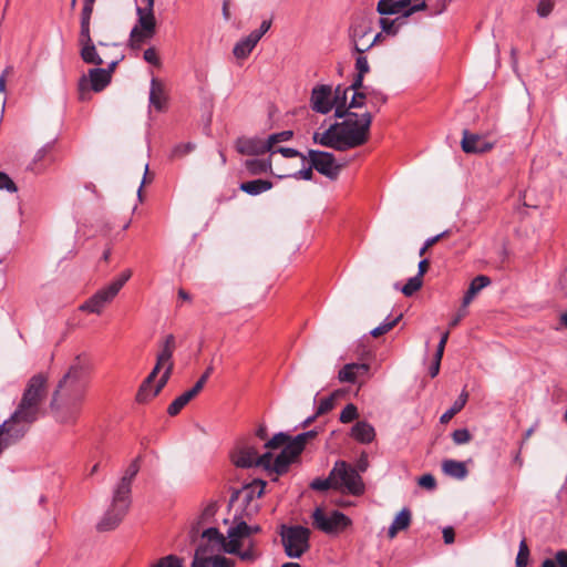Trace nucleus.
<instances>
[{"label":"nucleus","instance_id":"obj_1","mask_svg":"<svg viewBox=\"0 0 567 567\" xmlns=\"http://www.w3.org/2000/svg\"><path fill=\"white\" fill-rule=\"evenodd\" d=\"M87 368L86 360L78 355L60 380L51 401L58 422L74 424L79 419L85 399V386L78 389L76 384L83 379Z\"/></svg>","mask_w":567,"mask_h":567},{"label":"nucleus","instance_id":"obj_2","mask_svg":"<svg viewBox=\"0 0 567 567\" xmlns=\"http://www.w3.org/2000/svg\"><path fill=\"white\" fill-rule=\"evenodd\" d=\"M342 122L331 124L323 132H315L312 140L316 144L337 151H347L365 144L370 136L372 115L348 113Z\"/></svg>","mask_w":567,"mask_h":567},{"label":"nucleus","instance_id":"obj_3","mask_svg":"<svg viewBox=\"0 0 567 567\" xmlns=\"http://www.w3.org/2000/svg\"><path fill=\"white\" fill-rule=\"evenodd\" d=\"M138 471V461L134 460L114 486L111 505L97 524L100 530H111L115 528L126 515L131 504L132 483Z\"/></svg>","mask_w":567,"mask_h":567},{"label":"nucleus","instance_id":"obj_4","mask_svg":"<svg viewBox=\"0 0 567 567\" xmlns=\"http://www.w3.org/2000/svg\"><path fill=\"white\" fill-rule=\"evenodd\" d=\"M236 524L228 528L227 536H224L215 527L205 529L202 534L210 545L212 551H224L237 555L243 561L252 563L259 557L254 539L236 532Z\"/></svg>","mask_w":567,"mask_h":567},{"label":"nucleus","instance_id":"obj_5","mask_svg":"<svg viewBox=\"0 0 567 567\" xmlns=\"http://www.w3.org/2000/svg\"><path fill=\"white\" fill-rule=\"evenodd\" d=\"M316 435L317 432L311 430L291 439L288 434L280 432L265 443V449H281L280 453L276 455L277 475H282L288 472L290 464L298 458L307 442Z\"/></svg>","mask_w":567,"mask_h":567},{"label":"nucleus","instance_id":"obj_6","mask_svg":"<svg viewBox=\"0 0 567 567\" xmlns=\"http://www.w3.org/2000/svg\"><path fill=\"white\" fill-rule=\"evenodd\" d=\"M47 382L48 380L43 374L33 375L28 381L16 410L37 421L42 414V404L48 395Z\"/></svg>","mask_w":567,"mask_h":567},{"label":"nucleus","instance_id":"obj_7","mask_svg":"<svg viewBox=\"0 0 567 567\" xmlns=\"http://www.w3.org/2000/svg\"><path fill=\"white\" fill-rule=\"evenodd\" d=\"M267 452L259 455L257 447L249 442L239 443L231 453L233 463L237 467H252L259 466L269 473L277 474L276 457L272 455V450L266 449Z\"/></svg>","mask_w":567,"mask_h":567},{"label":"nucleus","instance_id":"obj_8","mask_svg":"<svg viewBox=\"0 0 567 567\" xmlns=\"http://www.w3.org/2000/svg\"><path fill=\"white\" fill-rule=\"evenodd\" d=\"M132 277V270H124L116 279L111 284L97 290L91 298H89L81 307L80 310L100 315L103 309L113 301L123 286Z\"/></svg>","mask_w":567,"mask_h":567},{"label":"nucleus","instance_id":"obj_9","mask_svg":"<svg viewBox=\"0 0 567 567\" xmlns=\"http://www.w3.org/2000/svg\"><path fill=\"white\" fill-rule=\"evenodd\" d=\"M349 35L358 53L369 51L382 38V33H373V17L368 14L354 18Z\"/></svg>","mask_w":567,"mask_h":567},{"label":"nucleus","instance_id":"obj_10","mask_svg":"<svg viewBox=\"0 0 567 567\" xmlns=\"http://www.w3.org/2000/svg\"><path fill=\"white\" fill-rule=\"evenodd\" d=\"M32 419L14 410L11 416L0 424V454L21 441L34 423Z\"/></svg>","mask_w":567,"mask_h":567},{"label":"nucleus","instance_id":"obj_11","mask_svg":"<svg viewBox=\"0 0 567 567\" xmlns=\"http://www.w3.org/2000/svg\"><path fill=\"white\" fill-rule=\"evenodd\" d=\"M281 543L285 554L290 558H300L310 548V530L303 526H282Z\"/></svg>","mask_w":567,"mask_h":567},{"label":"nucleus","instance_id":"obj_12","mask_svg":"<svg viewBox=\"0 0 567 567\" xmlns=\"http://www.w3.org/2000/svg\"><path fill=\"white\" fill-rule=\"evenodd\" d=\"M137 21L130 34L131 45L141 47L156 33V18L154 7H136Z\"/></svg>","mask_w":567,"mask_h":567},{"label":"nucleus","instance_id":"obj_13","mask_svg":"<svg viewBox=\"0 0 567 567\" xmlns=\"http://www.w3.org/2000/svg\"><path fill=\"white\" fill-rule=\"evenodd\" d=\"M93 12L92 4H83L81 13V30L79 35V43L81 45V58L85 63L90 64H104L105 60L96 51V47L93 43L90 35V20Z\"/></svg>","mask_w":567,"mask_h":567},{"label":"nucleus","instance_id":"obj_14","mask_svg":"<svg viewBox=\"0 0 567 567\" xmlns=\"http://www.w3.org/2000/svg\"><path fill=\"white\" fill-rule=\"evenodd\" d=\"M331 476L334 478V489L348 492L352 495H360L364 491V484L358 471L344 461L336 462L331 470Z\"/></svg>","mask_w":567,"mask_h":567},{"label":"nucleus","instance_id":"obj_15","mask_svg":"<svg viewBox=\"0 0 567 567\" xmlns=\"http://www.w3.org/2000/svg\"><path fill=\"white\" fill-rule=\"evenodd\" d=\"M313 526L326 534L339 533L346 529L351 520L343 513L333 511L327 514L322 508H316L312 514Z\"/></svg>","mask_w":567,"mask_h":567},{"label":"nucleus","instance_id":"obj_16","mask_svg":"<svg viewBox=\"0 0 567 567\" xmlns=\"http://www.w3.org/2000/svg\"><path fill=\"white\" fill-rule=\"evenodd\" d=\"M175 337L173 334H167L164 338L163 342L161 343V349L156 358L158 363H163L165 365V371L161 379L158 380L157 384L155 385V391L153 394H158L171 377L174 367L172 357L175 351Z\"/></svg>","mask_w":567,"mask_h":567},{"label":"nucleus","instance_id":"obj_17","mask_svg":"<svg viewBox=\"0 0 567 567\" xmlns=\"http://www.w3.org/2000/svg\"><path fill=\"white\" fill-rule=\"evenodd\" d=\"M308 158L317 172L330 179H336L342 168V165L336 162L333 154L328 152L310 150Z\"/></svg>","mask_w":567,"mask_h":567},{"label":"nucleus","instance_id":"obj_18","mask_svg":"<svg viewBox=\"0 0 567 567\" xmlns=\"http://www.w3.org/2000/svg\"><path fill=\"white\" fill-rule=\"evenodd\" d=\"M309 103L313 112L328 114L333 109L332 86L328 84L315 85L311 90Z\"/></svg>","mask_w":567,"mask_h":567},{"label":"nucleus","instance_id":"obj_19","mask_svg":"<svg viewBox=\"0 0 567 567\" xmlns=\"http://www.w3.org/2000/svg\"><path fill=\"white\" fill-rule=\"evenodd\" d=\"M411 1L412 0H380L377 10L380 14H396L403 12L405 16H409L425 7L424 0H415V3L410 7Z\"/></svg>","mask_w":567,"mask_h":567},{"label":"nucleus","instance_id":"obj_20","mask_svg":"<svg viewBox=\"0 0 567 567\" xmlns=\"http://www.w3.org/2000/svg\"><path fill=\"white\" fill-rule=\"evenodd\" d=\"M192 567H235V563L220 555H209L208 547H198Z\"/></svg>","mask_w":567,"mask_h":567},{"label":"nucleus","instance_id":"obj_21","mask_svg":"<svg viewBox=\"0 0 567 567\" xmlns=\"http://www.w3.org/2000/svg\"><path fill=\"white\" fill-rule=\"evenodd\" d=\"M461 146L462 150L467 154H482L491 151L494 147V144L488 142L484 136L472 134L465 130L463 132Z\"/></svg>","mask_w":567,"mask_h":567},{"label":"nucleus","instance_id":"obj_22","mask_svg":"<svg viewBox=\"0 0 567 567\" xmlns=\"http://www.w3.org/2000/svg\"><path fill=\"white\" fill-rule=\"evenodd\" d=\"M117 63L118 59L115 58L109 63V69L97 68L90 70L89 78L93 91L100 92L109 85L111 81V74L114 71Z\"/></svg>","mask_w":567,"mask_h":567},{"label":"nucleus","instance_id":"obj_23","mask_svg":"<svg viewBox=\"0 0 567 567\" xmlns=\"http://www.w3.org/2000/svg\"><path fill=\"white\" fill-rule=\"evenodd\" d=\"M236 150L243 155H261L269 152L266 140L259 137H240L236 141Z\"/></svg>","mask_w":567,"mask_h":567},{"label":"nucleus","instance_id":"obj_24","mask_svg":"<svg viewBox=\"0 0 567 567\" xmlns=\"http://www.w3.org/2000/svg\"><path fill=\"white\" fill-rule=\"evenodd\" d=\"M350 436L361 444H370L375 439V430L369 422L358 421L351 427Z\"/></svg>","mask_w":567,"mask_h":567},{"label":"nucleus","instance_id":"obj_25","mask_svg":"<svg viewBox=\"0 0 567 567\" xmlns=\"http://www.w3.org/2000/svg\"><path fill=\"white\" fill-rule=\"evenodd\" d=\"M349 91L350 90L348 87H343L341 85H338L334 90L332 89L334 116L338 118L351 113V111H349V104L347 103Z\"/></svg>","mask_w":567,"mask_h":567},{"label":"nucleus","instance_id":"obj_26","mask_svg":"<svg viewBox=\"0 0 567 567\" xmlns=\"http://www.w3.org/2000/svg\"><path fill=\"white\" fill-rule=\"evenodd\" d=\"M167 101L165 86L157 79L153 78L151 81L150 103L157 110L162 111Z\"/></svg>","mask_w":567,"mask_h":567},{"label":"nucleus","instance_id":"obj_27","mask_svg":"<svg viewBox=\"0 0 567 567\" xmlns=\"http://www.w3.org/2000/svg\"><path fill=\"white\" fill-rule=\"evenodd\" d=\"M369 365L365 363H349L346 364L338 374L341 382H355L359 375L368 373Z\"/></svg>","mask_w":567,"mask_h":567},{"label":"nucleus","instance_id":"obj_28","mask_svg":"<svg viewBox=\"0 0 567 567\" xmlns=\"http://www.w3.org/2000/svg\"><path fill=\"white\" fill-rule=\"evenodd\" d=\"M256 38L257 34H248L247 37L239 40L233 49V54L235 58L238 60L247 59L258 43Z\"/></svg>","mask_w":567,"mask_h":567},{"label":"nucleus","instance_id":"obj_29","mask_svg":"<svg viewBox=\"0 0 567 567\" xmlns=\"http://www.w3.org/2000/svg\"><path fill=\"white\" fill-rule=\"evenodd\" d=\"M491 284V279L487 276L480 275L475 277L465 292L462 301L463 308H466L472 300L475 298V296L485 287H487Z\"/></svg>","mask_w":567,"mask_h":567},{"label":"nucleus","instance_id":"obj_30","mask_svg":"<svg viewBox=\"0 0 567 567\" xmlns=\"http://www.w3.org/2000/svg\"><path fill=\"white\" fill-rule=\"evenodd\" d=\"M411 523V512L408 508H403L393 519L388 530L389 538H394L401 530L406 529Z\"/></svg>","mask_w":567,"mask_h":567},{"label":"nucleus","instance_id":"obj_31","mask_svg":"<svg viewBox=\"0 0 567 567\" xmlns=\"http://www.w3.org/2000/svg\"><path fill=\"white\" fill-rule=\"evenodd\" d=\"M271 188H272V183L270 181H266V179H254V181L241 183L239 185L240 190H243L244 193L251 195V196H257V195L265 193Z\"/></svg>","mask_w":567,"mask_h":567},{"label":"nucleus","instance_id":"obj_32","mask_svg":"<svg viewBox=\"0 0 567 567\" xmlns=\"http://www.w3.org/2000/svg\"><path fill=\"white\" fill-rule=\"evenodd\" d=\"M443 472L457 480H463L467 475V468L463 462L454 461V460H445L442 463Z\"/></svg>","mask_w":567,"mask_h":567},{"label":"nucleus","instance_id":"obj_33","mask_svg":"<svg viewBox=\"0 0 567 567\" xmlns=\"http://www.w3.org/2000/svg\"><path fill=\"white\" fill-rule=\"evenodd\" d=\"M199 393L198 390H195L193 386L190 390L184 392L179 396H177L168 406L167 413L172 416L178 414L181 410L190 401L193 400L197 394Z\"/></svg>","mask_w":567,"mask_h":567},{"label":"nucleus","instance_id":"obj_34","mask_svg":"<svg viewBox=\"0 0 567 567\" xmlns=\"http://www.w3.org/2000/svg\"><path fill=\"white\" fill-rule=\"evenodd\" d=\"M468 400V393L462 391L452 406L441 415V423H447L456 413H458L466 404Z\"/></svg>","mask_w":567,"mask_h":567},{"label":"nucleus","instance_id":"obj_35","mask_svg":"<svg viewBox=\"0 0 567 567\" xmlns=\"http://www.w3.org/2000/svg\"><path fill=\"white\" fill-rule=\"evenodd\" d=\"M245 167L251 175H259L262 173L271 172V161L270 159H247L245 162Z\"/></svg>","mask_w":567,"mask_h":567},{"label":"nucleus","instance_id":"obj_36","mask_svg":"<svg viewBox=\"0 0 567 567\" xmlns=\"http://www.w3.org/2000/svg\"><path fill=\"white\" fill-rule=\"evenodd\" d=\"M291 137L292 131H282L269 135L268 138L266 140V145L268 146V150L271 153V155L276 153V145L278 143L289 141Z\"/></svg>","mask_w":567,"mask_h":567},{"label":"nucleus","instance_id":"obj_37","mask_svg":"<svg viewBox=\"0 0 567 567\" xmlns=\"http://www.w3.org/2000/svg\"><path fill=\"white\" fill-rule=\"evenodd\" d=\"M154 380L146 378L145 381L142 383V385L138 389V392L136 394V400L138 402H146L148 399L156 396L157 394H153L155 391V386L153 388Z\"/></svg>","mask_w":567,"mask_h":567},{"label":"nucleus","instance_id":"obj_38","mask_svg":"<svg viewBox=\"0 0 567 567\" xmlns=\"http://www.w3.org/2000/svg\"><path fill=\"white\" fill-rule=\"evenodd\" d=\"M423 279L420 276H414L408 280V282L401 288L404 296L411 297L414 292L421 289Z\"/></svg>","mask_w":567,"mask_h":567},{"label":"nucleus","instance_id":"obj_39","mask_svg":"<svg viewBox=\"0 0 567 567\" xmlns=\"http://www.w3.org/2000/svg\"><path fill=\"white\" fill-rule=\"evenodd\" d=\"M401 318H402V315H399L393 320L385 321V322L381 323L380 326H378L377 328L371 330V332H370L371 336L374 338H378V337L389 332L398 324V322L401 320Z\"/></svg>","mask_w":567,"mask_h":567},{"label":"nucleus","instance_id":"obj_40","mask_svg":"<svg viewBox=\"0 0 567 567\" xmlns=\"http://www.w3.org/2000/svg\"><path fill=\"white\" fill-rule=\"evenodd\" d=\"M358 416L359 413L357 406L352 403H349L341 411L339 420L341 423H350L357 420Z\"/></svg>","mask_w":567,"mask_h":567},{"label":"nucleus","instance_id":"obj_41","mask_svg":"<svg viewBox=\"0 0 567 567\" xmlns=\"http://www.w3.org/2000/svg\"><path fill=\"white\" fill-rule=\"evenodd\" d=\"M528 559H529V548L527 546L526 540L523 539L519 543V548H518V553H517L516 561H515L516 566L517 567H526L528 564Z\"/></svg>","mask_w":567,"mask_h":567},{"label":"nucleus","instance_id":"obj_42","mask_svg":"<svg viewBox=\"0 0 567 567\" xmlns=\"http://www.w3.org/2000/svg\"><path fill=\"white\" fill-rule=\"evenodd\" d=\"M339 396V392H333L330 396L324 398L320 401L318 409H317V415H322L324 413H328L333 409L334 400Z\"/></svg>","mask_w":567,"mask_h":567},{"label":"nucleus","instance_id":"obj_43","mask_svg":"<svg viewBox=\"0 0 567 567\" xmlns=\"http://www.w3.org/2000/svg\"><path fill=\"white\" fill-rule=\"evenodd\" d=\"M334 478L331 476V473L327 478H316L311 482L310 487L316 491H327L329 488H334Z\"/></svg>","mask_w":567,"mask_h":567},{"label":"nucleus","instance_id":"obj_44","mask_svg":"<svg viewBox=\"0 0 567 567\" xmlns=\"http://www.w3.org/2000/svg\"><path fill=\"white\" fill-rule=\"evenodd\" d=\"M236 532L251 538V535L260 532L259 525H248L244 520L236 522Z\"/></svg>","mask_w":567,"mask_h":567},{"label":"nucleus","instance_id":"obj_45","mask_svg":"<svg viewBox=\"0 0 567 567\" xmlns=\"http://www.w3.org/2000/svg\"><path fill=\"white\" fill-rule=\"evenodd\" d=\"M217 508L218 506L216 502H212L208 505H206V507L203 509L199 516L198 525L208 523L217 513Z\"/></svg>","mask_w":567,"mask_h":567},{"label":"nucleus","instance_id":"obj_46","mask_svg":"<svg viewBox=\"0 0 567 567\" xmlns=\"http://www.w3.org/2000/svg\"><path fill=\"white\" fill-rule=\"evenodd\" d=\"M195 147H196V145L192 142L178 144L173 148L172 157L173 158L183 157V156L189 154L192 151H194Z\"/></svg>","mask_w":567,"mask_h":567},{"label":"nucleus","instance_id":"obj_47","mask_svg":"<svg viewBox=\"0 0 567 567\" xmlns=\"http://www.w3.org/2000/svg\"><path fill=\"white\" fill-rule=\"evenodd\" d=\"M152 567H183V564L182 559H179L177 556L168 555L166 557L161 558Z\"/></svg>","mask_w":567,"mask_h":567},{"label":"nucleus","instance_id":"obj_48","mask_svg":"<svg viewBox=\"0 0 567 567\" xmlns=\"http://www.w3.org/2000/svg\"><path fill=\"white\" fill-rule=\"evenodd\" d=\"M554 9V3L550 0H540L537 6V14L540 18L548 17Z\"/></svg>","mask_w":567,"mask_h":567},{"label":"nucleus","instance_id":"obj_49","mask_svg":"<svg viewBox=\"0 0 567 567\" xmlns=\"http://www.w3.org/2000/svg\"><path fill=\"white\" fill-rule=\"evenodd\" d=\"M0 189H6L10 193H14L18 189L14 182L3 172H0Z\"/></svg>","mask_w":567,"mask_h":567},{"label":"nucleus","instance_id":"obj_50","mask_svg":"<svg viewBox=\"0 0 567 567\" xmlns=\"http://www.w3.org/2000/svg\"><path fill=\"white\" fill-rule=\"evenodd\" d=\"M265 485L266 484L262 481H255L246 488L248 496L251 497L252 495H256L257 497H260L264 494Z\"/></svg>","mask_w":567,"mask_h":567},{"label":"nucleus","instance_id":"obj_51","mask_svg":"<svg viewBox=\"0 0 567 567\" xmlns=\"http://www.w3.org/2000/svg\"><path fill=\"white\" fill-rule=\"evenodd\" d=\"M353 95L351 97V101L349 103V110L350 109H354V107H361L363 106L364 104V101L367 99V93H363V92H357V91H353Z\"/></svg>","mask_w":567,"mask_h":567},{"label":"nucleus","instance_id":"obj_52","mask_svg":"<svg viewBox=\"0 0 567 567\" xmlns=\"http://www.w3.org/2000/svg\"><path fill=\"white\" fill-rule=\"evenodd\" d=\"M453 440L456 444H464L471 440V434L466 429L455 430L453 432Z\"/></svg>","mask_w":567,"mask_h":567},{"label":"nucleus","instance_id":"obj_53","mask_svg":"<svg viewBox=\"0 0 567 567\" xmlns=\"http://www.w3.org/2000/svg\"><path fill=\"white\" fill-rule=\"evenodd\" d=\"M355 69L358 74L365 75L370 71L369 62L365 56L360 53V55L355 60Z\"/></svg>","mask_w":567,"mask_h":567},{"label":"nucleus","instance_id":"obj_54","mask_svg":"<svg viewBox=\"0 0 567 567\" xmlns=\"http://www.w3.org/2000/svg\"><path fill=\"white\" fill-rule=\"evenodd\" d=\"M419 485L426 489H434L436 487V481L433 475L424 474L419 478Z\"/></svg>","mask_w":567,"mask_h":567},{"label":"nucleus","instance_id":"obj_55","mask_svg":"<svg viewBox=\"0 0 567 567\" xmlns=\"http://www.w3.org/2000/svg\"><path fill=\"white\" fill-rule=\"evenodd\" d=\"M276 153H280L284 157L292 158L300 156L302 161H306V156H303L299 151L290 147H278L276 148Z\"/></svg>","mask_w":567,"mask_h":567},{"label":"nucleus","instance_id":"obj_56","mask_svg":"<svg viewBox=\"0 0 567 567\" xmlns=\"http://www.w3.org/2000/svg\"><path fill=\"white\" fill-rule=\"evenodd\" d=\"M315 167L312 166V164L310 163L309 167L307 168H302L298 172H296L292 177L296 178V179H306V181H310L313 176V169Z\"/></svg>","mask_w":567,"mask_h":567},{"label":"nucleus","instance_id":"obj_57","mask_svg":"<svg viewBox=\"0 0 567 567\" xmlns=\"http://www.w3.org/2000/svg\"><path fill=\"white\" fill-rule=\"evenodd\" d=\"M144 59H145V61H147L151 64H154V65L161 64L159 58L154 48H148L147 50L144 51Z\"/></svg>","mask_w":567,"mask_h":567},{"label":"nucleus","instance_id":"obj_58","mask_svg":"<svg viewBox=\"0 0 567 567\" xmlns=\"http://www.w3.org/2000/svg\"><path fill=\"white\" fill-rule=\"evenodd\" d=\"M271 27V20H264L259 27L258 30H254L249 34H257L256 40L259 42V40L262 38V35L270 29Z\"/></svg>","mask_w":567,"mask_h":567},{"label":"nucleus","instance_id":"obj_59","mask_svg":"<svg viewBox=\"0 0 567 567\" xmlns=\"http://www.w3.org/2000/svg\"><path fill=\"white\" fill-rule=\"evenodd\" d=\"M13 73V66H7L0 75V92L6 93L7 79Z\"/></svg>","mask_w":567,"mask_h":567},{"label":"nucleus","instance_id":"obj_60","mask_svg":"<svg viewBox=\"0 0 567 567\" xmlns=\"http://www.w3.org/2000/svg\"><path fill=\"white\" fill-rule=\"evenodd\" d=\"M213 372V367L209 365L206 371L204 372V374L200 377V379L195 383L194 388L195 390H198L199 392L202 391V389L204 388L207 379L209 378V375L212 374Z\"/></svg>","mask_w":567,"mask_h":567},{"label":"nucleus","instance_id":"obj_61","mask_svg":"<svg viewBox=\"0 0 567 567\" xmlns=\"http://www.w3.org/2000/svg\"><path fill=\"white\" fill-rule=\"evenodd\" d=\"M379 23L382 28V30L386 33H391V32H394L393 31V28H394V21L393 20H390L388 18H381L379 20Z\"/></svg>","mask_w":567,"mask_h":567},{"label":"nucleus","instance_id":"obj_62","mask_svg":"<svg viewBox=\"0 0 567 567\" xmlns=\"http://www.w3.org/2000/svg\"><path fill=\"white\" fill-rule=\"evenodd\" d=\"M555 561L559 567H567V551L559 550L555 555Z\"/></svg>","mask_w":567,"mask_h":567},{"label":"nucleus","instance_id":"obj_63","mask_svg":"<svg viewBox=\"0 0 567 567\" xmlns=\"http://www.w3.org/2000/svg\"><path fill=\"white\" fill-rule=\"evenodd\" d=\"M363 78H364V75L357 73L355 79L353 80L352 84L348 89L350 91H357L358 92L360 89L363 87Z\"/></svg>","mask_w":567,"mask_h":567},{"label":"nucleus","instance_id":"obj_64","mask_svg":"<svg viewBox=\"0 0 567 567\" xmlns=\"http://www.w3.org/2000/svg\"><path fill=\"white\" fill-rule=\"evenodd\" d=\"M439 241V237H430L425 240L423 247L420 249L419 255L423 256L429 248L433 247Z\"/></svg>","mask_w":567,"mask_h":567}]
</instances>
